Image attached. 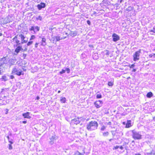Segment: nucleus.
Returning <instances> with one entry per match:
<instances>
[{
  "instance_id": "7",
  "label": "nucleus",
  "mask_w": 155,
  "mask_h": 155,
  "mask_svg": "<svg viewBox=\"0 0 155 155\" xmlns=\"http://www.w3.org/2000/svg\"><path fill=\"white\" fill-rule=\"evenodd\" d=\"M57 139L58 137L55 135L52 136L49 138V140L48 141L49 144L51 145H52Z\"/></svg>"
},
{
  "instance_id": "64",
  "label": "nucleus",
  "mask_w": 155,
  "mask_h": 155,
  "mask_svg": "<svg viewBox=\"0 0 155 155\" xmlns=\"http://www.w3.org/2000/svg\"><path fill=\"white\" fill-rule=\"evenodd\" d=\"M135 155H141L140 153H137V154H136Z\"/></svg>"
},
{
  "instance_id": "12",
  "label": "nucleus",
  "mask_w": 155,
  "mask_h": 155,
  "mask_svg": "<svg viewBox=\"0 0 155 155\" xmlns=\"http://www.w3.org/2000/svg\"><path fill=\"white\" fill-rule=\"evenodd\" d=\"M38 39L39 40H41V45L43 46H45L46 45V38H45L39 37Z\"/></svg>"
},
{
  "instance_id": "37",
  "label": "nucleus",
  "mask_w": 155,
  "mask_h": 155,
  "mask_svg": "<svg viewBox=\"0 0 155 155\" xmlns=\"http://www.w3.org/2000/svg\"><path fill=\"white\" fill-rule=\"evenodd\" d=\"M27 45H25L24 46V49H23L24 51H26L27 50Z\"/></svg>"
},
{
  "instance_id": "50",
  "label": "nucleus",
  "mask_w": 155,
  "mask_h": 155,
  "mask_svg": "<svg viewBox=\"0 0 155 155\" xmlns=\"http://www.w3.org/2000/svg\"><path fill=\"white\" fill-rule=\"evenodd\" d=\"M154 55H153V54H150L149 55V57H150V58H152V57Z\"/></svg>"
},
{
  "instance_id": "21",
  "label": "nucleus",
  "mask_w": 155,
  "mask_h": 155,
  "mask_svg": "<svg viewBox=\"0 0 155 155\" xmlns=\"http://www.w3.org/2000/svg\"><path fill=\"white\" fill-rule=\"evenodd\" d=\"M153 96V94L152 92H148L146 95L147 97L148 98H150L152 97Z\"/></svg>"
},
{
  "instance_id": "61",
  "label": "nucleus",
  "mask_w": 155,
  "mask_h": 155,
  "mask_svg": "<svg viewBox=\"0 0 155 155\" xmlns=\"http://www.w3.org/2000/svg\"><path fill=\"white\" fill-rule=\"evenodd\" d=\"M7 137V138L8 139V140H9V136H8Z\"/></svg>"
},
{
  "instance_id": "57",
  "label": "nucleus",
  "mask_w": 155,
  "mask_h": 155,
  "mask_svg": "<svg viewBox=\"0 0 155 155\" xmlns=\"http://www.w3.org/2000/svg\"><path fill=\"white\" fill-rule=\"evenodd\" d=\"M40 98L39 96H37L36 97V100H38Z\"/></svg>"
},
{
  "instance_id": "22",
  "label": "nucleus",
  "mask_w": 155,
  "mask_h": 155,
  "mask_svg": "<svg viewBox=\"0 0 155 155\" xmlns=\"http://www.w3.org/2000/svg\"><path fill=\"white\" fill-rule=\"evenodd\" d=\"M133 7H132L131 6H128L127 8H126V11H128V12H129V11H130L132 10H133Z\"/></svg>"
},
{
  "instance_id": "33",
  "label": "nucleus",
  "mask_w": 155,
  "mask_h": 155,
  "mask_svg": "<svg viewBox=\"0 0 155 155\" xmlns=\"http://www.w3.org/2000/svg\"><path fill=\"white\" fill-rule=\"evenodd\" d=\"M135 144V142L134 141V140H132L131 142V143H130V146H132V147H133L134 146Z\"/></svg>"
},
{
  "instance_id": "39",
  "label": "nucleus",
  "mask_w": 155,
  "mask_h": 155,
  "mask_svg": "<svg viewBox=\"0 0 155 155\" xmlns=\"http://www.w3.org/2000/svg\"><path fill=\"white\" fill-rule=\"evenodd\" d=\"M33 43V41H29L27 44V46H29L30 45H31Z\"/></svg>"
},
{
  "instance_id": "4",
  "label": "nucleus",
  "mask_w": 155,
  "mask_h": 155,
  "mask_svg": "<svg viewBox=\"0 0 155 155\" xmlns=\"http://www.w3.org/2000/svg\"><path fill=\"white\" fill-rule=\"evenodd\" d=\"M12 74H15L19 76L24 74L22 70L16 66H15L12 69Z\"/></svg>"
},
{
  "instance_id": "38",
  "label": "nucleus",
  "mask_w": 155,
  "mask_h": 155,
  "mask_svg": "<svg viewBox=\"0 0 155 155\" xmlns=\"http://www.w3.org/2000/svg\"><path fill=\"white\" fill-rule=\"evenodd\" d=\"M65 71H66L67 72V73L68 74L70 72V69H69L68 68H65Z\"/></svg>"
},
{
  "instance_id": "60",
  "label": "nucleus",
  "mask_w": 155,
  "mask_h": 155,
  "mask_svg": "<svg viewBox=\"0 0 155 155\" xmlns=\"http://www.w3.org/2000/svg\"><path fill=\"white\" fill-rule=\"evenodd\" d=\"M23 56L24 57H25L26 56V54H23Z\"/></svg>"
},
{
  "instance_id": "26",
  "label": "nucleus",
  "mask_w": 155,
  "mask_h": 155,
  "mask_svg": "<svg viewBox=\"0 0 155 155\" xmlns=\"http://www.w3.org/2000/svg\"><path fill=\"white\" fill-rule=\"evenodd\" d=\"M20 41L18 39L16 40V41H15V43H16V45H21L22 44L21 43H21L20 42Z\"/></svg>"
},
{
  "instance_id": "62",
  "label": "nucleus",
  "mask_w": 155,
  "mask_h": 155,
  "mask_svg": "<svg viewBox=\"0 0 155 155\" xmlns=\"http://www.w3.org/2000/svg\"><path fill=\"white\" fill-rule=\"evenodd\" d=\"M113 140V139H110V140H109V141L110 142H111V141H112V140Z\"/></svg>"
},
{
  "instance_id": "19",
  "label": "nucleus",
  "mask_w": 155,
  "mask_h": 155,
  "mask_svg": "<svg viewBox=\"0 0 155 155\" xmlns=\"http://www.w3.org/2000/svg\"><path fill=\"white\" fill-rule=\"evenodd\" d=\"M131 126V121L128 120L126 125V127L129 128Z\"/></svg>"
},
{
  "instance_id": "24",
  "label": "nucleus",
  "mask_w": 155,
  "mask_h": 155,
  "mask_svg": "<svg viewBox=\"0 0 155 155\" xmlns=\"http://www.w3.org/2000/svg\"><path fill=\"white\" fill-rule=\"evenodd\" d=\"M18 39H19V38L18 37V34L15 36L12 40H13V41H15V42L16 41V40H18Z\"/></svg>"
},
{
  "instance_id": "35",
  "label": "nucleus",
  "mask_w": 155,
  "mask_h": 155,
  "mask_svg": "<svg viewBox=\"0 0 155 155\" xmlns=\"http://www.w3.org/2000/svg\"><path fill=\"white\" fill-rule=\"evenodd\" d=\"M8 77L9 80L10 79H13L15 78L14 76L13 75H8Z\"/></svg>"
},
{
  "instance_id": "47",
  "label": "nucleus",
  "mask_w": 155,
  "mask_h": 155,
  "mask_svg": "<svg viewBox=\"0 0 155 155\" xmlns=\"http://www.w3.org/2000/svg\"><path fill=\"white\" fill-rule=\"evenodd\" d=\"M106 51L107 52L106 53V55H109V51L108 50H106Z\"/></svg>"
},
{
  "instance_id": "8",
  "label": "nucleus",
  "mask_w": 155,
  "mask_h": 155,
  "mask_svg": "<svg viewBox=\"0 0 155 155\" xmlns=\"http://www.w3.org/2000/svg\"><path fill=\"white\" fill-rule=\"evenodd\" d=\"M113 41L114 42H116L120 39V37L116 33H114L112 35Z\"/></svg>"
},
{
  "instance_id": "6",
  "label": "nucleus",
  "mask_w": 155,
  "mask_h": 155,
  "mask_svg": "<svg viewBox=\"0 0 155 155\" xmlns=\"http://www.w3.org/2000/svg\"><path fill=\"white\" fill-rule=\"evenodd\" d=\"M6 61L7 62V64L8 66L9 65V67H10L11 66L14 65L16 61V60L8 58L6 56Z\"/></svg>"
},
{
  "instance_id": "51",
  "label": "nucleus",
  "mask_w": 155,
  "mask_h": 155,
  "mask_svg": "<svg viewBox=\"0 0 155 155\" xmlns=\"http://www.w3.org/2000/svg\"><path fill=\"white\" fill-rule=\"evenodd\" d=\"M119 148H120L121 150H123L124 149V147L122 146H119Z\"/></svg>"
},
{
  "instance_id": "27",
  "label": "nucleus",
  "mask_w": 155,
  "mask_h": 155,
  "mask_svg": "<svg viewBox=\"0 0 155 155\" xmlns=\"http://www.w3.org/2000/svg\"><path fill=\"white\" fill-rule=\"evenodd\" d=\"M42 18L40 15L38 16V17L36 18V20H39L40 21H42Z\"/></svg>"
},
{
  "instance_id": "52",
  "label": "nucleus",
  "mask_w": 155,
  "mask_h": 155,
  "mask_svg": "<svg viewBox=\"0 0 155 155\" xmlns=\"http://www.w3.org/2000/svg\"><path fill=\"white\" fill-rule=\"evenodd\" d=\"M65 38H66V37H61V40L64 39Z\"/></svg>"
},
{
  "instance_id": "30",
  "label": "nucleus",
  "mask_w": 155,
  "mask_h": 155,
  "mask_svg": "<svg viewBox=\"0 0 155 155\" xmlns=\"http://www.w3.org/2000/svg\"><path fill=\"white\" fill-rule=\"evenodd\" d=\"M55 38H56V42L57 41H58L60 40H61L60 36H56V37H55Z\"/></svg>"
},
{
  "instance_id": "1",
  "label": "nucleus",
  "mask_w": 155,
  "mask_h": 155,
  "mask_svg": "<svg viewBox=\"0 0 155 155\" xmlns=\"http://www.w3.org/2000/svg\"><path fill=\"white\" fill-rule=\"evenodd\" d=\"M8 67L6 56L0 58V75L3 73L4 71Z\"/></svg>"
},
{
  "instance_id": "18",
  "label": "nucleus",
  "mask_w": 155,
  "mask_h": 155,
  "mask_svg": "<svg viewBox=\"0 0 155 155\" xmlns=\"http://www.w3.org/2000/svg\"><path fill=\"white\" fill-rule=\"evenodd\" d=\"M66 35H69L72 37H74L76 36L77 34V32L76 31H70V32L69 33V34L67 33H66Z\"/></svg>"
},
{
  "instance_id": "10",
  "label": "nucleus",
  "mask_w": 155,
  "mask_h": 155,
  "mask_svg": "<svg viewBox=\"0 0 155 155\" xmlns=\"http://www.w3.org/2000/svg\"><path fill=\"white\" fill-rule=\"evenodd\" d=\"M103 102L101 101H96L94 103V104L97 108H100L102 106Z\"/></svg>"
},
{
  "instance_id": "55",
  "label": "nucleus",
  "mask_w": 155,
  "mask_h": 155,
  "mask_svg": "<svg viewBox=\"0 0 155 155\" xmlns=\"http://www.w3.org/2000/svg\"><path fill=\"white\" fill-rule=\"evenodd\" d=\"M111 122H108L107 123V124L108 125H111Z\"/></svg>"
},
{
  "instance_id": "17",
  "label": "nucleus",
  "mask_w": 155,
  "mask_h": 155,
  "mask_svg": "<svg viewBox=\"0 0 155 155\" xmlns=\"http://www.w3.org/2000/svg\"><path fill=\"white\" fill-rule=\"evenodd\" d=\"M34 28H36V31H39L40 29V28L39 27H38V26H31V28H29V30L30 31H34L35 32V31L34 30Z\"/></svg>"
},
{
  "instance_id": "3",
  "label": "nucleus",
  "mask_w": 155,
  "mask_h": 155,
  "mask_svg": "<svg viewBox=\"0 0 155 155\" xmlns=\"http://www.w3.org/2000/svg\"><path fill=\"white\" fill-rule=\"evenodd\" d=\"M132 136L134 139L139 140L142 139V135L140 132L134 130H132Z\"/></svg>"
},
{
  "instance_id": "44",
  "label": "nucleus",
  "mask_w": 155,
  "mask_h": 155,
  "mask_svg": "<svg viewBox=\"0 0 155 155\" xmlns=\"http://www.w3.org/2000/svg\"><path fill=\"white\" fill-rule=\"evenodd\" d=\"M124 0H118L117 1V2L118 3H120L119 4H120V3H122V2Z\"/></svg>"
},
{
  "instance_id": "9",
  "label": "nucleus",
  "mask_w": 155,
  "mask_h": 155,
  "mask_svg": "<svg viewBox=\"0 0 155 155\" xmlns=\"http://www.w3.org/2000/svg\"><path fill=\"white\" fill-rule=\"evenodd\" d=\"M18 37L19 38H21V42L22 44H23L24 43H26L27 42L28 40H26L25 39V37L24 36V35L21 34L18 35Z\"/></svg>"
},
{
  "instance_id": "20",
  "label": "nucleus",
  "mask_w": 155,
  "mask_h": 155,
  "mask_svg": "<svg viewBox=\"0 0 155 155\" xmlns=\"http://www.w3.org/2000/svg\"><path fill=\"white\" fill-rule=\"evenodd\" d=\"M66 98L65 97H61L60 101L61 103H65L66 102Z\"/></svg>"
},
{
  "instance_id": "40",
  "label": "nucleus",
  "mask_w": 155,
  "mask_h": 155,
  "mask_svg": "<svg viewBox=\"0 0 155 155\" xmlns=\"http://www.w3.org/2000/svg\"><path fill=\"white\" fill-rule=\"evenodd\" d=\"M35 38V36L34 35H32L30 39V40H32L34 39Z\"/></svg>"
},
{
  "instance_id": "11",
  "label": "nucleus",
  "mask_w": 155,
  "mask_h": 155,
  "mask_svg": "<svg viewBox=\"0 0 155 155\" xmlns=\"http://www.w3.org/2000/svg\"><path fill=\"white\" fill-rule=\"evenodd\" d=\"M15 46L16 47V48L15 50V52L16 53V54H15L17 55L20 51L23 50V49L22 48V46L21 45Z\"/></svg>"
},
{
  "instance_id": "54",
  "label": "nucleus",
  "mask_w": 155,
  "mask_h": 155,
  "mask_svg": "<svg viewBox=\"0 0 155 155\" xmlns=\"http://www.w3.org/2000/svg\"><path fill=\"white\" fill-rule=\"evenodd\" d=\"M112 133L114 137L115 135V133L114 132V131H112Z\"/></svg>"
},
{
  "instance_id": "5",
  "label": "nucleus",
  "mask_w": 155,
  "mask_h": 155,
  "mask_svg": "<svg viewBox=\"0 0 155 155\" xmlns=\"http://www.w3.org/2000/svg\"><path fill=\"white\" fill-rule=\"evenodd\" d=\"M141 49H140L138 51H136L133 55V60L137 61L139 59V57L141 53Z\"/></svg>"
},
{
  "instance_id": "16",
  "label": "nucleus",
  "mask_w": 155,
  "mask_h": 155,
  "mask_svg": "<svg viewBox=\"0 0 155 155\" xmlns=\"http://www.w3.org/2000/svg\"><path fill=\"white\" fill-rule=\"evenodd\" d=\"M30 113L29 112H27L26 113L22 114V116L24 118H27L30 119L31 117L30 116Z\"/></svg>"
},
{
  "instance_id": "25",
  "label": "nucleus",
  "mask_w": 155,
  "mask_h": 155,
  "mask_svg": "<svg viewBox=\"0 0 155 155\" xmlns=\"http://www.w3.org/2000/svg\"><path fill=\"white\" fill-rule=\"evenodd\" d=\"M73 155H84L82 153H81L77 151L75 152Z\"/></svg>"
},
{
  "instance_id": "31",
  "label": "nucleus",
  "mask_w": 155,
  "mask_h": 155,
  "mask_svg": "<svg viewBox=\"0 0 155 155\" xmlns=\"http://www.w3.org/2000/svg\"><path fill=\"white\" fill-rule=\"evenodd\" d=\"M154 154L155 153L152 152L149 153H147L145 154V155H154Z\"/></svg>"
},
{
  "instance_id": "53",
  "label": "nucleus",
  "mask_w": 155,
  "mask_h": 155,
  "mask_svg": "<svg viewBox=\"0 0 155 155\" xmlns=\"http://www.w3.org/2000/svg\"><path fill=\"white\" fill-rule=\"evenodd\" d=\"M22 123L24 124H25L27 123V121H22Z\"/></svg>"
},
{
  "instance_id": "46",
  "label": "nucleus",
  "mask_w": 155,
  "mask_h": 155,
  "mask_svg": "<svg viewBox=\"0 0 155 155\" xmlns=\"http://www.w3.org/2000/svg\"><path fill=\"white\" fill-rule=\"evenodd\" d=\"M87 23L89 25H91V21L89 20H87Z\"/></svg>"
},
{
  "instance_id": "29",
  "label": "nucleus",
  "mask_w": 155,
  "mask_h": 155,
  "mask_svg": "<svg viewBox=\"0 0 155 155\" xmlns=\"http://www.w3.org/2000/svg\"><path fill=\"white\" fill-rule=\"evenodd\" d=\"M56 37V36H52V40L53 41V42L54 43V42L56 43V38L55 37Z\"/></svg>"
},
{
  "instance_id": "23",
  "label": "nucleus",
  "mask_w": 155,
  "mask_h": 155,
  "mask_svg": "<svg viewBox=\"0 0 155 155\" xmlns=\"http://www.w3.org/2000/svg\"><path fill=\"white\" fill-rule=\"evenodd\" d=\"M78 119H79L81 121H84L86 119L83 117H78Z\"/></svg>"
},
{
  "instance_id": "59",
  "label": "nucleus",
  "mask_w": 155,
  "mask_h": 155,
  "mask_svg": "<svg viewBox=\"0 0 155 155\" xmlns=\"http://www.w3.org/2000/svg\"><path fill=\"white\" fill-rule=\"evenodd\" d=\"M8 141H9V142L10 143V144H12L13 143L10 140H8Z\"/></svg>"
},
{
  "instance_id": "15",
  "label": "nucleus",
  "mask_w": 155,
  "mask_h": 155,
  "mask_svg": "<svg viewBox=\"0 0 155 155\" xmlns=\"http://www.w3.org/2000/svg\"><path fill=\"white\" fill-rule=\"evenodd\" d=\"M71 123L77 125L80 122V121L77 118H74L71 120Z\"/></svg>"
},
{
  "instance_id": "56",
  "label": "nucleus",
  "mask_w": 155,
  "mask_h": 155,
  "mask_svg": "<svg viewBox=\"0 0 155 155\" xmlns=\"http://www.w3.org/2000/svg\"><path fill=\"white\" fill-rule=\"evenodd\" d=\"M8 109H6V114H7L8 111Z\"/></svg>"
},
{
  "instance_id": "41",
  "label": "nucleus",
  "mask_w": 155,
  "mask_h": 155,
  "mask_svg": "<svg viewBox=\"0 0 155 155\" xmlns=\"http://www.w3.org/2000/svg\"><path fill=\"white\" fill-rule=\"evenodd\" d=\"M106 128V127L104 126H103L101 128V131H104L105 129Z\"/></svg>"
},
{
  "instance_id": "2",
  "label": "nucleus",
  "mask_w": 155,
  "mask_h": 155,
  "mask_svg": "<svg viewBox=\"0 0 155 155\" xmlns=\"http://www.w3.org/2000/svg\"><path fill=\"white\" fill-rule=\"evenodd\" d=\"M98 125V124L97 121H91L87 125V129L89 131H92L96 130Z\"/></svg>"
},
{
  "instance_id": "43",
  "label": "nucleus",
  "mask_w": 155,
  "mask_h": 155,
  "mask_svg": "<svg viewBox=\"0 0 155 155\" xmlns=\"http://www.w3.org/2000/svg\"><path fill=\"white\" fill-rule=\"evenodd\" d=\"M9 145V150H12V146L11 144H8Z\"/></svg>"
},
{
  "instance_id": "32",
  "label": "nucleus",
  "mask_w": 155,
  "mask_h": 155,
  "mask_svg": "<svg viewBox=\"0 0 155 155\" xmlns=\"http://www.w3.org/2000/svg\"><path fill=\"white\" fill-rule=\"evenodd\" d=\"M114 85V83L113 82L111 81L108 82V85L109 86H112Z\"/></svg>"
},
{
  "instance_id": "63",
  "label": "nucleus",
  "mask_w": 155,
  "mask_h": 155,
  "mask_svg": "<svg viewBox=\"0 0 155 155\" xmlns=\"http://www.w3.org/2000/svg\"><path fill=\"white\" fill-rule=\"evenodd\" d=\"M4 89H2V91H1V92H2L4 90Z\"/></svg>"
},
{
  "instance_id": "14",
  "label": "nucleus",
  "mask_w": 155,
  "mask_h": 155,
  "mask_svg": "<svg viewBox=\"0 0 155 155\" xmlns=\"http://www.w3.org/2000/svg\"><path fill=\"white\" fill-rule=\"evenodd\" d=\"M45 3L43 2H41L40 4L37 5V7L39 10H41L43 8H44L46 7Z\"/></svg>"
},
{
  "instance_id": "36",
  "label": "nucleus",
  "mask_w": 155,
  "mask_h": 155,
  "mask_svg": "<svg viewBox=\"0 0 155 155\" xmlns=\"http://www.w3.org/2000/svg\"><path fill=\"white\" fill-rule=\"evenodd\" d=\"M65 72V70L62 69L61 71L59 72V73L60 74H62Z\"/></svg>"
},
{
  "instance_id": "58",
  "label": "nucleus",
  "mask_w": 155,
  "mask_h": 155,
  "mask_svg": "<svg viewBox=\"0 0 155 155\" xmlns=\"http://www.w3.org/2000/svg\"><path fill=\"white\" fill-rule=\"evenodd\" d=\"M136 71V69H134L132 70V71L133 72H135Z\"/></svg>"
},
{
  "instance_id": "45",
  "label": "nucleus",
  "mask_w": 155,
  "mask_h": 155,
  "mask_svg": "<svg viewBox=\"0 0 155 155\" xmlns=\"http://www.w3.org/2000/svg\"><path fill=\"white\" fill-rule=\"evenodd\" d=\"M150 32L155 33V28H153V29L151 30L150 31Z\"/></svg>"
},
{
  "instance_id": "42",
  "label": "nucleus",
  "mask_w": 155,
  "mask_h": 155,
  "mask_svg": "<svg viewBox=\"0 0 155 155\" xmlns=\"http://www.w3.org/2000/svg\"><path fill=\"white\" fill-rule=\"evenodd\" d=\"M119 147V146H114V147L113 148V150H116Z\"/></svg>"
},
{
  "instance_id": "48",
  "label": "nucleus",
  "mask_w": 155,
  "mask_h": 155,
  "mask_svg": "<svg viewBox=\"0 0 155 155\" xmlns=\"http://www.w3.org/2000/svg\"><path fill=\"white\" fill-rule=\"evenodd\" d=\"M39 44V43L36 42L35 45V48H37L38 47V45Z\"/></svg>"
},
{
  "instance_id": "28",
  "label": "nucleus",
  "mask_w": 155,
  "mask_h": 155,
  "mask_svg": "<svg viewBox=\"0 0 155 155\" xmlns=\"http://www.w3.org/2000/svg\"><path fill=\"white\" fill-rule=\"evenodd\" d=\"M109 134V133L108 132H104L103 133V135L104 137L107 136Z\"/></svg>"
},
{
  "instance_id": "13",
  "label": "nucleus",
  "mask_w": 155,
  "mask_h": 155,
  "mask_svg": "<svg viewBox=\"0 0 155 155\" xmlns=\"http://www.w3.org/2000/svg\"><path fill=\"white\" fill-rule=\"evenodd\" d=\"M8 74H4L2 76V78H0V81H6L9 80Z\"/></svg>"
},
{
  "instance_id": "49",
  "label": "nucleus",
  "mask_w": 155,
  "mask_h": 155,
  "mask_svg": "<svg viewBox=\"0 0 155 155\" xmlns=\"http://www.w3.org/2000/svg\"><path fill=\"white\" fill-rule=\"evenodd\" d=\"M135 66L134 64H132L130 67V68H133Z\"/></svg>"
},
{
  "instance_id": "34",
  "label": "nucleus",
  "mask_w": 155,
  "mask_h": 155,
  "mask_svg": "<svg viewBox=\"0 0 155 155\" xmlns=\"http://www.w3.org/2000/svg\"><path fill=\"white\" fill-rule=\"evenodd\" d=\"M102 97V95L101 94H97L96 95L97 98H101Z\"/></svg>"
}]
</instances>
